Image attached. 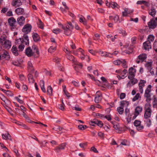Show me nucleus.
Listing matches in <instances>:
<instances>
[{
  "instance_id": "nucleus-25",
  "label": "nucleus",
  "mask_w": 157,
  "mask_h": 157,
  "mask_svg": "<svg viewBox=\"0 0 157 157\" xmlns=\"http://www.w3.org/2000/svg\"><path fill=\"white\" fill-rule=\"evenodd\" d=\"M62 28L64 30V33L67 36L70 35L71 33V30L68 29L67 27H64L62 26Z\"/></svg>"
},
{
  "instance_id": "nucleus-57",
  "label": "nucleus",
  "mask_w": 157,
  "mask_h": 157,
  "mask_svg": "<svg viewBox=\"0 0 157 157\" xmlns=\"http://www.w3.org/2000/svg\"><path fill=\"white\" fill-rule=\"evenodd\" d=\"M19 78L20 80L21 81H24L26 80V78L23 75H20Z\"/></svg>"
},
{
  "instance_id": "nucleus-9",
  "label": "nucleus",
  "mask_w": 157,
  "mask_h": 157,
  "mask_svg": "<svg viewBox=\"0 0 157 157\" xmlns=\"http://www.w3.org/2000/svg\"><path fill=\"white\" fill-rule=\"evenodd\" d=\"M136 72V70L133 67H130L128 70L129 75L128 77L129 79H132L134 78Z\"/></svg>"
},
{
  "instance_id": "nucleus-15",
  "label": "nucleus",
  "mask_w": 157,
  "mask_h": 157,
  "mask_svg": "<svg viewBox=\"0 0 157 157\" xmlns=\"http://www.w3.org/2000/svg\"><path fill=\"white\" fill-rule=\"evenodd\" d=\"M31 29V26L29 24L25 25L22 29V31L25 34H28L29 33Z\"/></svg>"
},
{
  "instance_id": "nucleus-8",
  "label": "nucleus",
  "mask_w": 157,
  "mask_h": 157,
  "mask_svg": "<svg viewBox=\"0 0 157 157\" xmlns=\"http://www.w3.org/2000/svg\"><path fill=\"white\" fill-rule=\"evenodd\" d=\"M8 24L11 27V28L12 30L16 28V21L13 17L9 18L8 19Z\"/></svg>"
},
{
  "instance_id": "nucleus-21",
  "label": "nucleus",
  "mask_w": 157,
  "mask_h": 157,
  "mask_svg": "<svg viewBox=\"0 0 157 157\" xmlns=\"http://www.w3.org/2000/svg\"><path fill=\"white\" fill-rule=\"evenodd\" d=\"M15 12L17 15H23L25 13V10L22 8L19 7L15 10Z\"/></svg>"
},
{
  "instance_id": "nucleus-54",
  "label": "nucleus",
  "mask_w": 157,
  "mask_h": 157,
  "mask_svg": "<svg viewBox=\"0 0 157 157\" xmlns=\"http://www.w3.org/2000/svg\"><path fill=\"white\" fill-rule=\"evenodd\" d=\"M38 26L41 29H44V26L43 25V24L40 20H39V23H38Z\"/></svg>"
},
{
  "instance_id": "nucleus-24",
  "label": "nucleus",
  "mask_w": 157,
  "mask_h": 157,
  "mask_svg": "<svg viewBox=\"0 0 157 157\" xmlns=\"http://www.w3.org/2000/svg\"><path fill=\"white\" fill-rule=\"evenodd\" d=\"M131 80L129 81L127 83V86H131L136 83L137 82V79L133 78L132 79H129Z\"/></svg>"
},
{
  "instance_id": "nucleus-41",
  "label": "nucleus",
  "mask_w": 157,
  "mask_h": 157,
  "mask_svg": "<svg viewBox=\"0 0 157 157\" xmlns=\"http://www.w3.org/2000/svg\"><path fill=\"white\" fill-rule=\"evenodd\" d=\"M57 46H54L52 45L48 49V51L49 52H54L56 50V47Z\"/></svg>"
},
{
  "instance_id": "nucleus-63",
  "label": "nucleus",
  "mask_w": 157,
  "mask_h": 157,
  "mask_svg": "<svg viewBox=\"0 0 157 157\" xmlns=\"http://www.w3.org/2000/svg\"><path fill=\"white\" fill-rule=\"evenodd\" d=\"M94 36L95 37V38H94V40H98L99 39L100 37V35L98 33H95L94 34Z\"/></svg>"
},
{
  "instance_id": "nucleus-47",
  "label": "nucleus",
  "mask_w": 157,
  "mask_h": 157,
  "mask_svg": "<svg viewBox=\"0 0 157 157\" xmlns=\"http://www.w3.org/2000/svg\"><path fill=\"white\" fill-rule=\"evenodd\" d=\"M95 122L96 124L100 127H102L103 125V123L101 121L96 120V122Z\"/></svg>"
},
{
  "instance_id": "nucleus-36",
  "label": "nucleus",
  "mask_w": 157,
  "mask_h": 157,
  "mask_svg": "<svg viewBox=\"0 0 157 157\" xmlns=\"http://www.w3.org/2000/svg\"><path fill=\"white\" fill-rule=\"evenodd\" d=\"M152 62H148L147 63H146L145 67L147 68V69L149 70L150 69L152 68Z\"/></svg>"
},
{
  "instance_id": "nucleus-49",
  "label": "nucleus",
  "mask_w": 157,
  "mask_h": 157,
  "mask_svg": "<svg viewBox=\"0 0 157 157\" xmlns=\"http://www.w3.org/2000/svg\"><path fill=\"white\" fill-rule=\"evenodd\" d=\"M78 128L79 129L83 130L86 128L87 126L86 125H79L78 126Z\"/></svg>"
},
{
  "instance_id": "nucleus-34",
  "label": "nucleus",
  "mask_w": 157,
  "mask_h": 157,
  "mask_svg": "<svg viewBox=\"0 0 157 157\" xmlns=\"http://www.w3.org/2000/svg\"><path fill=\"white\" fill-rule=\"evenodd\" d=\"M28 79L29 82L31 83H33L34 82V80L33 77L31 74H29L28 75Z\"/></svg>"
},
{
  "instance_id": "nucleus-62",
  "label": "nucleus",
  "mask_w": 157,
  "mask_h": 157,
  "mask_svg": "<svg viewBox=\"0 0 157 157\" xmlns=\"http://www.w3.org/2000/svg\"><path fill=\"white\" fill-rule=\"evenodd\" d=\"M51 42L52 43V45L54 46H57V43L56 42L55 40V39L53 38H52L51 39Z\"/></svg>"
},
{
  "instance_id": "nucleus-35",
  "label": "nucleus",
  "mask_w": 157,
  "mask_h": 157,
  "mask_svg": "<svg viewBox=\"0 0 157 157\" xmlns=\"http://www.w3.org/2000/svg\"><path fill=\"white\" fill-rule=\"evenodd\" d=\"M4 102L5 104H3L4 105V107L6 106L8 107H10L11 105V102L8 99H7Z\"/></svg>"
},
{
  "instance_id": "nucleus-18",
  "label": "nucleus",
  "mask_w": 157,
  "mask_h": 157,
  "mask_svg": "<svg viewBox=\"0 0 157 157\" xmlns=\"http://www.w3.org/2000/svg\"><path fill=\"white\" fill-rule=\"evenodd\" d=\"M11 4L13 6L19 7L21 6L22 3L20 0H13Z\"/></svg>"
},
{
  "instance_id": "nucleus-48",
  "label": "nucleus",
  "mask_w": 157,
  "mask_h": 157,
  "mask_svg": "<svg viewBox=\"0 0 157 157\" xmlns=\"http://www.w3.org/2000/svg\"><path fill=\"white\" fill-rule=\"evenodd\" d=\"M98 52L102 56H106L107 55V52H103L101 50H99Z\"/></svg>"
},
{
  "instance_id": "nucleus-52",
  "label": "nucleus",
  "mask_w": 157,
  "mask_h": 157,
  "mask_svg": "<svg viewBox=\"0 0 157 157\" xmlns=\"http://www.w3.org/2000/svg\"><path fill=\"white\" fill-rule=\"evenodd\" d=\"M5 93L9 96H12L13 95V93L10 90H6Z\"/></svg>"
},
{
  "instance_id": "nucleus-45",
  "label": "nucleus",
  "mask_w": 157,
  "mask_h": 157,
  "mask_svg": "<svg viewBox=\"0 0 157 157\" xmlns=\"http://www.w3.org/2000/svg\"><path fill=\"white\" fill-rule=\"evenodd\" d=\"M155 37L152 35H149L148 38H147V41H149L151 43V42H152L154 40Z\"/></svg>"
},
{
  "instance_id": "nucleus-60",
  "label": "nucleus",
  "mask_w": 157,
  "mask_h": 157,
  "mask_svg": "<svg viewBox=\"0 0 157 157\" xmlns=\"http://www.w3.org/2000/svg\"><path fill=\"white\" fill-rule=\"evenodd\" d=\"M6 16L8 17L12 16H13L12 12L11 10L9 11L6 13Z\"/></svg>"
},
{
  "instance_id": "nucleus-22",
  "label": "nucleus",
  "mask_w": 157,
  "mask_h": 157,
  "mask_svg": "<svg viewBox=\"0 0 157 157\" xmlns=\"http://www.w3.org/2000/svg\"><path fill=\"white\" fill-rule=\"evenodd\" d=\"M23 40V39L20 38L16 40V43H18V42H20L21 43H22V44L18 46V49H19V51H22L25 47V45L23 44V42L22 43V41Z\"/></svg>"
},
{
  "instance_id": "nucleus-39",
  "label": "nucleus",
  "mask_w": 157,
  "mask_h": 157,
  "mask_svg": "<svg viewBox=\"0 0 157 157\" xmlns=\"http://www.w3.org/2000/svg\"><path fill=\"white\" fill-rule=\"evenodd\" d=\"M141 96L139 93H138L136 94V95L132 98V101H135L138 100L139 98H140Z\"/></svg>"
},
{
  "instance_id": "nucleus-46",
  "label": "nucleus",
  "mask_w": 157,
  "mask_h": 157,
  "mask_svg": "<svg viewBox=\"0 0 157 157\" xmlns=\"http://www.w3.org/2000/svg\"><path fill=\"white\" fill-rule=\"evenodd\" d=\"M121 64L124 68H127L128 67L126 62L124 60H121Z\"/></svg>"
},
{
  "instance_id": "nucleus-10",
  "label": "nucleus",
  "mask_w": 157,
  "mask_h": 157,
  "mask_svg": "<svg viewBox=\"0 0 157 157\" xmlns=\"http://www.w3.org/2000/svg\"><path fill=\"white\" fill-rule=\"evenodd\" d=\"M146 82L145 80L141 79L138 84L139 91L141 94L143 93V88L145 86Z\"/></svg>"
},
{
  "instance_id": "nucleus-50",
  "label": "nucleus",
  "mask_w": 157,
  "mask_h": 157,
  "mask_svg": "<svg viewBox=\"0 0 157 157\" xmlns=\"http://www.w3.org/2000/svg\"><path fill=\"white\" fill-rule=\"evenodd\" d=\"M153 48L155 51L157 52V41L155 40L153 44Z\"/></svg>"
},
{
  "instance_id": "nucleus-6",
  "label": "nucleus",
  "mask_w": 157,
  "mask_h": 157,
  "mask_svg": "<svg viewBox=\"0 0 157 157\" xmlns=\"http://www.w3.org/2000/svg\"><path fill=\"white\" fill-rule=\"evenodd\" d=\"M10 56L9 52L5 49H3L2 54H0V60L3 59H5L6 60H9Z\"/></svg>"
},
{
  "instance_id": "nucleus-64",
  "label": "nucleus",
  "mask_w": 157,
  "mask_h": 157,
  "mask_svg": "<svg viewBox=\"0 0 157 157\" xmlns=\"http://www.w3.org/2000/svg\"><path fill=\"white\" fill-rule=\"evenodd\" d=\"M8 8L6 7H4L1 10V13H5L8 10Z\"/></svg>"
},
{
  "instance_id": "nucleus-59",
  "label": "nucleus",
  "mask_w": 157,
  "mask_h": 157,
  "mask_svg": "<svg viewBox=\"0 0 157 157\" xmlns=\"http://www.w3.org/2000/svg\"><path fill=\"white\" fill-rule=\"evenodd\" d=\"M60 30L59 29L57 28L53 30V32L56 34L59 33H60Z\"/></svg>"
},
{
  "instance_id": "nucleus-42",
  "label": "nucleus",
  "mask_w": 157,
  "mask_h": 157,
  "mask_svg": "<svg viewBox=\"0 0 157 157\" xmlns=\"http://www.w3.org/2000/svg\"><path fill=\"white\" fill-rule=\"evenodd\" d=\"M145 119V120H144V122H145L147 126L148 127H150L151 125V120L149 118Z\"/></svg>"
},
{
  "instance_id": "nucleus-37",
  "label": "nucleus",
  "mask_w": 157,
  "mask_h": 157,
  "mask_svg": "<svg viewBox=\"0 0 157 157\" xmlns=\"http://www.w3.org/2000/svg\"><path fill=\"white\" fill-rule=\"evenodd\" d=\"M111 124L113 125V127L116 129H119V124L116 122H111Z\"/></svg>"
},
{
  "instance_id": "nucleus-56",
  "label": "nucleus",
  "mask_w": 157,
  "mask_h": 157,
  "mask_svg": "<svg viewBox=\"0 0 157 157\" xmlns=\"http://www.w3.org/2000/svg\"><path fill=\"white\" fill-rule=\"evenodd\" d=\"M124 10H126V13H127L128 15L130 14L131 13H133V11L132 10H130L128 8H125Z\"/></svg>"
},
{
  "instance_id": "nucleus-33",
  "label": "nucleus",
  "mask_w": 157,
  "mask_h": 157,
  "mask_svg": "<svg viewBox=\"0 0 157 157\" xmlns=\"http://www.w3.org/2000/svg\"><path fill=\"white\" fill-rule=\"evenodd\" d=\"M33 37L35 41L37 42L39 40L40 37L38 34L36 33H33Z\"/></svg>"
},
{
  "instance_id": "nucleus-38",
  "label": "nucleus",
  "mask_w": 157,
  "mask_h": 157,
  "mask_svg": "<svg viewBox=\"0 0 157 157\" xmlns=\"http://www.w3.org/2000/svg\"><path fill=\"white\" fill-rule=\"evenodd\" d=\"M28 68L29 71H32L34 70L33 64L31 62L29 61L28 63Z\"/></svg>"
},
{
  "instance_id": "nucleus-5",
  "label": "nucleus",
  "mask_w": 157,
  "mask_h": 157,
  "mask_svg": "<svg viewBox=\"0 0 157 157\" xmlns=\"http://www.w3.org/2000/svg\"><path fill=\"white\" fill-rule=\"evenodd\" d=\"M0 43L5 48L9 49L11 46V42L6 39L5 37H1L0 38Z\"/></svg>"
},
{
  "instance_id": "nucleus-55",
  "label": "nucleus",
  "mask_w": 157,
  "mask_h": 157,
  "mask_svg": "<svg viewBox=\"0 0 157 157\" xmlns=\"http://www.w3.org/2000/svg\"><path fill=\"white\" fill-rule=\"evenodd\" d=\"M116 36L117 35H115L114 37H113L112 36H110L109 35V38L113 42L114 41L115 39L117 38Z\"/></svg>"
},
{
  "instance_id": "nucleus-51",
  "label": "nucleus",
  "mask_w": 157,
  "mask_h": 157,
  "mask_svg": "<svg viewBox=\"0 0 157 157\" xmlns=\"http://www.w3.org/2000/svg\"><path fill=\"white\" fill-rule=\"evenodd\" d=\"M119 33L121 34L124 36H125L127 35L126 31L125 30L121 29L119 30Z\"/></svg>"
},
{
  "instance_id": "nucleus-1",
  "label": "nucleus",
  "mask_w": 157,
  "mask_h": 157,
  "mask_svg": "<svg viewBox=\"0 0 157 157\" xmlns=\"http://www.w3.org/2000/svg\"><path fill=\"white\" fill-rule=\"evenodd\" d=\"M87 75L90 77L92 79H94L96 82V84L99 86H101V89L102 90H105L106 88L105 87L102 86V85H104L106 87H107V81L105 77H101V80H99L94 79V77L92 75L90 74H88Z\"/></svg>"
},
{
  "instance_id": "nucleus-3",
  "label": "nucleus",
  "mask_w": 157,
  "mask_h": 157,
  "mask_svg": "<svg viewBox=\"0 0 157 157\" xmlns=\"http://www.w3.org/2000/svg\"><path fill=\"white\" fill-rule=\"evenodd\" d=\"M151 107V105L149 103H147L145 104L144 107L145 111L144 116V119H148L151 117L152 112Z\"/></svg>"
},
{
  "instance_id": "nucleus-44",
  "label": "nucleus",
  "mask_w": 157,
  "mask_h": 157,
  "mask_svg": "<svg viewBox=\"0 0 157 157\" xmlns=\"http://www.w3.org/2000/svg\"><path fill=\"white\" fill-rule=\"evenodd\" d=\"M109 4V7H111L113 9L115 8L117 6V4L116 3L113 2H110Z\"/></svg>"
},
{
  "instance_id": "nucleus-61",
  "label": "nucleus",
  "mask_w": 157,
  "mask_h": 157,
  "mask_svg": "<svg viewBox=\"0 0 157 157\" xmlns=\"http://www.w3.org/2000/svg\"><path fill=\"white\" fill-rule=\"evenodd\" d=\"M126 96L125 94L124 93H121L120 95V98L121 99H123Z\"/></svg>"
},
{
  "instance_id": "nucleus-53",
  "label": "nucleus",
  "mask_w": 157,
  "mask_h": 157,
  "mask_svg": "<svg viewBox=\"0 0 157 157\" xmlns=\"http://www.w3.org/2000/svg\"><path fill=\"white\" fill-rule=\"evenodd\" d=\"M121 60H117L115 61H114L113 62V63L115 65H120L121 64Z\"/></svg>"
},
{
  "instance_id": "nucleus-29",
  "label": "nucleus",
  "mask_w": 157,
  "mask_h": 157,
  "mask_svg": "<svg viewBox=\"0 0 157 157\" xmlns=\"http://www.w3.org/2000/svg\"><path fill=\"white\" fill-rule=\"evenodd\" d=\"M113 17L114 21L116 22H117L119 19V16L117 15H114L113 16H110L109 17V20L112 21V18Z\"/></svg>"
},
{
  "instance_id": "nucleus-4",
  "label": "nucleus",
  "mask_w": 157,
  "mask_h": 157,
  "mask_svg": "<svg viewBox=\"0 0 157 157\" xmlns=\"http://www.w3.org/2000/svg\"><path fill=\"white\" fill-rule=\"evenodd\" d=\"M152 86L149 85L145 89L144 96L146 98V101L148 102L151 100V93Z\"/></svg>"
},
{
  "instance_id": "nucleus-14",
  "label": "nucleus",
  "mask_w": 157,
  "mask_h": 157,
  "mask_svg": "<svg viewBox=\"0 0 157 157\" xmlns=\"http://www.w3.org/2000/svg\"><path fill=\"white\" fill-rule=\"evenodd\" d=\"M142 110V107L141 106H138L136 107L135 109L134 116H133L132 119H134L141 112Z\"/></svg>"
},
{
  "instance_id": "nucleus-27",
  "label": "nucleus",
  "mask_w": 157,
  "mask_h": 157,
  "mask_svg": "<svg viewBox=\"0 0 157 157\" xmlns=\"http://www.w3.org/2000/svg\"><path fill=\"white\" fill-rule=\"evenodd\" d=\"M95 116L97 118H99L101 119H106L108 120V116L107 115H105L99 113H96Z\"/></svg>"
},
{
  "instance_id": "nucleus-28",
  "label": "nucleus",
  "mask_w": 157,
  "mask_h": 157,
  "mask_svg": "<svg viewBox=\"0 0 157 157\" xmlns=\"http://www.w3.org/2000/svg\"><path fill=\"white\" fill-rule=\"evenodd\" d=\"M11 51L13 54L15 56H17L18 55V52L16 47L13 46L11 49Z\"/></svg>"
},
{
  "instance_id": "nucleus-23",
  "label": "nucleus",
  "mask_w": 157,
  "mask_h": 157,
  "mask_svg": "<svg viewBox=\"0 0 157 157\" xmlns=\"http://www.w3.org/2000/svg\"><path fill=\"white\" fill-rule=\"evenodd\" d=\"M17 21L20 25H22L25 23V18L23 16H21L17 18Z\"/></svg>"
},
{
  "instance_id": "nucleus-12",
  "label": "nucleus",
  "mask_w": 157,
  "mask_h": 157,
  "mask_svg": "<svg viewBox=\"0 0 157 157\" xmlns=\"http://www.w3.org/2000/svg\"><path fill=\"white\" fill-rule=\"evenodd\" d=\"M148 25L149 29H154L157 25L156 22L154 18L151 19L150 21L148 23Z\"/></svg>"
},
{
  "instance_id": "nucleus-2",
  "label": "nucleus",
  "mask_w": 157,
  "mask_h": 157,
  "mask_svg": "<svg viewBox=\"0 0 157 157\" xmlns=\"http://www.w3.org/2000/svg\"><path fill=\"white\" fill-rule=\"evenodd\" d=\"M25 52L28 57L35 56L36 54L38 55L39 53L37 48L35 45L33 46L32 49L30 47L27 48L25 50Z\"/></svg>"
},
{
  "instance_id": "nucleus-7",
  "label": "nucleus",
  "mask_w": 157,
  "mask_h": 157,
  "mask_svg": "<svg viewBox=\"0 0 157 157\" xmlns=\"http://www.w3.org/2000/svg\"><path fill=\"white\" fill-rule=\"evenodd\" d=\"M147 58V55L146 54L143 53L140 55L137 58L136 62L137 63H139L145 61Z\"/></svg>"
},
{
  "instance_id": "nucleus-26",
  "label": "nucleus",
  "mask_w": 157,
  "mask_h": 157,
  "mask_svg": "<svg viewBox=\"0 0 157 157\" xmlns=\"http://www.w3.org/2000/svg\"><path fill=\"white\" fill-rule=\"evenodd\" d=\"M136 4L139 5L143 4L147 7H149L150 5L149 3L148 2L144 0L138 1L137 2Z\"/></svg>"
},
{
  "instance_id": "nucleus-16",
  "label": "nucleus",
  "mask_w": 157,
  "mask_h": 157,
  "mask_svg": "<svg viewBox=\"0 0 157 157\" xmlns=\"http://www.w3.org/2000/svg\"><path fill=\"white\" fill-rule=\"evenodd\" d=\"M66 146V144L65 143H62L58 146L56 147L55 148V151L57 152H59L62 150L64 149Z\"/></svg>"
},
{
  "instance_id": "nucleus-43",
  "label": "nucleus",
  "mask_w": 157,
  "mask_h": 157,
  "mask_svg": "<svg viewBox=\"0 0 157 157\" xmlns=\"http://www.w3.org/2000/svg\"><path fill=\"white\" fill-rule=\"evenodd\" d=\"M117 110L119 114H122L123 113L124 109L123 107L120 106L117 108Z\"/></svg>"
},
{
  "instance_id": "nucleus-30",
  "label": "nucleus",
  "mask_w": 157,
  "mask_h": 157,
  "mask_svg": "<svg viewBox=\"0 0 157 157\" xmlns=\"http://www.w3.org/2000/svg\"><path fill=\"white\" fill-rule=\"evenodd\" d=\"M79 21L80 22L82 23L84 25H87V20L83 16H81V17H80Z\"/></svg>"
},
{
  "instance_id": "nucleus-40",
  "label": "nucleus",
  "mask_w": 157,
  "mask_h": 157,
  "mask_svg": "<svg viewBox=\"0 0 157 157\" xmlns=\"http://www.w3.org/2000/svg\"><path fill=\"white\" fill-rule=\"evenodd\" d=\"M52 89L50 86L48 87L47 90V94L49 95H51L52 94Z\"/></svg>"
},
{
  "instance_id": "nucleus-19",
  "label": "nucleus",
  "mask_w": 157,
  "mask_h": 157,
  "mask_svg": "<svg viewBox=\"0 0 157 157\" xmlns=\"http://www.w3.org/2000/svg\"><path fill=\"white\" fill-rule=\"evenodd\" d=\"M67 57L68 59L72 61L75 64H77V60L74 58V56L71 55L70 53L67 54Z\"/></svg>"
},
{
  "instance_id": "nucleus-11",
  "label": "nucleus",
  "mask_w": 157,
  "mask_h": 157,
  "mask_svg": "<svg viewBox=\"0 0 157 157\" xmlns=\"http://www.w3.org/2000/svg\"><path fill=\"white\" fill-rule=\"evenodd\" d=\"M141 121L137 120H135L134 122V125L138 131L141 130L144 128V126L141 124Z\"/></svg>"
},
{
  "instance_id": "nucleus-32",
  "label": "nucleus",
  "mask_w": 157,
  "mask_h": 157,
  "mask_svg": "<svg viewBox=\"0 0 157 157\" xmlns=\"http://www.w3.org/2000/svg\"><path fill=\"white\" fill-rule=\"evenodd\" d=\"M129 105V102L125 101H122L121 102L120 105L122 107L125 106L127 107Z\"/></svg>"
},
{
  "instance_id": "nucleus-13",
  "label": "nucleus",
  "mask_w": 157,
  "mask_h": 157,
  "mask_svg": "<svg viewBox=\"0 0 157 157\" xmlns=\"http://www.w3.org/2000/svg\"><path fill=\"white\" fill-rule=\"evenodd\" d=\"M144 49L146 51H149L151 48V44L149 41H146L143 44Z\"/></svg>"
},
{
  "instance_id": "nucleus-20",
  "label": "nucleus",
  "mask_w": 157,
  "mask_h": 157,
  "mask_svg": "<svg viewBox=\"0 0 157 157\" xmlns=\"http://www.w3.org/2000/svg\"><path fill=\"white\" fill-rule=\"evenodd\" d=\"M2 136L3 139L6 140H9L11 141L12 140L10 135L8 132H7L5 133L2 134Z\"/></svg>"
},
{
  "instance_id": "nucleus-31",
  "label": "nucleus",
  "mask_w": 157,
  "mask_h": 157,
  "mask_svg": "<svg viewBox=\"0 0 157 157\" xmlns=\"http://www.w3.org/2000/svg\"><path fill=\"white\" fill-rule=\"evenodd\" d=\"M156 13V11L155 10L153 7L151 8L150 10H149V14L153 17H154L155 16Z\"/></svg>"
},
{
  "instance_id": "nucleus-58",
  "label": "nucleus",
  "mask_w": 157,
  "mask_h": 157,
  "mask_svg": "<svg viewBox=\"0 0 157 157\" xmlns=\"http://www.w3.org/2000/svg\"><path fill=\"white\" fill-rule=\"evenodd\" d=\"M66 27H67L68 29H70L71 30L73 28V27L71 22L68 23Z\"/></svg>"
},
{
  "instance_id": "nucleus-17",
  "label": "nucleus",
  "mask_w": 157,
  "mask_h": 157,
  "mask_svg": "<svg viewBox=\"0 0 157 157\" xmlns=\"http://www.w3.org/2000/svg\"><path fill=\"white\" fill-rule=\"evenodd\" d=\"M101 99V94L98 91L96 94L95 98V102L96 103H99Z\"/></svg>"
}]
</instances>
